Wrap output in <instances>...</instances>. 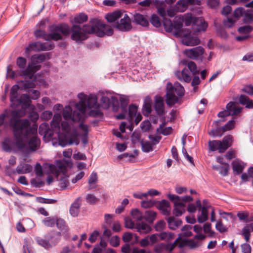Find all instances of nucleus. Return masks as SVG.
Wrapping results in <instances>:
<instances>
[{"instance_id": "obj_1", "label": "nucleus", "mask_w": 253, "mask_h": 253, "mask_svg": "<svg viewBox=\"0 0 253 253\" xmlns=\"http://www.w3.org/2000/svg\"><path fill=\"white\" fill-rule=\"evenodd\" d=\"M99 24L97 18H92L90 20L89 24H84L83 27L73 24L71 27V39L77 42H81L88 38L87 34H95L97 37L103 36L104 33L97 27Z\"/></svg>"}, {"instance_id": "obj_2", "label": "nucleus", "mask_w": 253, "mask_h": 253, "mask_svg": "<svg viewBox=\"0 0 253 253\" xmlns=\"http://www.w3.org/2000/svg\"><path fill=\"white\" fill-rule=\"evenodd\" d=\"M33 64L31 62L29 64L25 70L21 71V72L16 73L12 71L10 65L7 67V77L11 79L15 78L17 76L24 77V81L21 80L19 83L22 84V88L24 89L33 88L36 86V80L37 78L35 74Z\"/></svg>"}, {"instance_id": "obj_3", "label": "nucleus", "mask_w": 253, "mask_h": 253, "mask_svg": "<svg viewBox=\"0 0 253 253\" xmlns=\"http://www.w3.org/2000/svg\"><path fill=\"white\" fill-rule=\"evenodd\" d=\"M185 90L181 84L176 82L173 85L170 82H168L166 86V93L165 96L167 105L171 107L178 103L179 98L184 95Z\"/></svg>"}, {"instance_id": "obj_4", "label": "nucleus", "mask_w": 253, "mask_h": 253, "mask_svg": "<svg viewBox=\"0 0 253 253\" xmlns=\"http://www.w3.org/2000/svg\"><path fill=\"white\" fill-rule=\"evenodd\" d=\"M5 112L8 114V117H10L8 125L11 129H14L15 131L20 128H27L32 127L31 124L27 119H21L24 116L25 113L22 110H5Z\"/></svg>"}, {"instance_id": "obj_5", "label": "nucleus", "mask_w": 253, "mask_h": 253, "mask_svg": "<svg viewBox=\"0 0 253 253\" xmlns=\"http://www.w3.org/2000/svg\"><path fill=\"white\" fill-rule=\"evenodd\" d=\"M13 136L16 139L14 141V146H16L18 150L23 152H26V148H28L27 144L23 141V138L28 139L29 135L34 134L37 129L33 127L27 128H19L16 132L14 129H11Z\"/></svg>"}, {"instance_id": "obj_6", "label": "nucleus", "mask_w": 253, "mask_h": 253, "mask_svg": "<svg viewBox=\"0 0 253 253\" xmlns=\"http://www.w3.org/2000/svg\"><path fill=\"white\" fill-rule=\"evenodd\" d=\"M233 143V136L227 135L222 140H210L209 141V150L214 152L218 150L220 153H223Z\"/></svg>"}, {"instance_id": "obj_7", "label": "nucleus", "mask_w": 253, "mask_h": 253, "mask_svg": "<svg viewBox=\"0 0 253 253\" xmlns=\"http://www.w3.org/2000/svg\"><path fill=\"white\" fill-rule=\"evenodd\" d=\"M58 138L59 145L62 147H65L67 145L75 144L78 145L79 144V141L77 138V134L76 131L73 132V134L70 133H60L58 132Z\"/></svg>"}, {"instance_id": "obj_8", "label": "nucleus", "mask_w": 253, "mask_h": 253, "mask_svg": "<svg viewBox=\"0 0 253 253\" xmlns=\"http://www.w3.org/2000/svg\"><path fill=\"white\" fill-rule=\"evenodd\" d=\"M167 197L174 204L172 212L175 216H180L185 212L186 205L182 202H178L180 198L179 196L169 194Z\"/></svg>"}, {"instance_id": "obj_9", "label": "nucleus", "mask_w": 253, "mask_h": 253, "mask_svg": "<svg viewBox=\"0 0 253 253\" xmlns=\"http://www.w3.org/2000/svg\"><path fill=\"white\" fill-rule=\"evenodd\" d=\"M113 26L122 32H128L132 29L130 19L126 14H125L124 17L121 19L120 22L114 23Z\"/></svg>"}, {"instance_id": "obj_10", "label": "nucleus", "mask_w": 253, "mask_h": 253, "mask_svg": "<svg viewBox=\"0 0 253 253\" xmlns=\"http://www.w3.org/2000/svg\"><path fill=\"white\" fill-rule=\"evenodd\" d=\"M5 169L8 175L10 176L15 174L16 172L18 174L29 173L32 171L33 168L30 164L23 163L18 165L16 170L11 169L9 166H6Z\"/></svg>"}, {"instance_id": "obj_11", "label": "nucleus", "mask_w": 253, "mask_h": 253, "mask_svg": "<svg viewBox=\"0 0 253 253\" xmlns=\"http://www.w3.org/2000/svg\"><path fill=\"white\" fill-rule=\"evenodd\" d=\"M102 105L104 109H108L110 105H112L114 110H118L119 107V103L118 98L114 96H112L111 98L107 96H102L101 98Z\"/></svg>"}, {"instance_id": "obj_12", "label": "nucleus", "mask_w": 253, "mask_h": 253, "mask_svg": "<svg viewBox=\"0 0 253 253\" xmlns=\"http://www.w3.org/2000/svg\"><path fill=\"white\" fill-rule=\"evenodd\" d=\"M200 40L196 36H193L190 30L183 35L182 42L187 46H194L200 43Z\"/></svg>"}, {"instance_id": "obj_13", "label": "nucleus", "mask_w": 253, "mask_h": 253, "mask_svg": "<svg viewBox=\"0 0 253 253\" xmlns=\"http://www.w3.org/2000/svg\"><path fill=\"white\" fill-rule=\"evenodd\" d=\"M205 51L204 48L201 46H198L190 49H186L184 54L188 57L192 59H197L202 56Z\"/></svg>"}, {"instance_id": "obj_14", "label": "nucleus", "mask_w": 253, "mask_h": 253, "mask_svg": "<svg viewBox=\"0 0 253 253\" xmlns=\"http://www.w3.org/2000/svg\"><path fill=\"white\" fill-rule=\"evenodd\" d=\"M39 133L41 135H42L43 138H46L48 140H50L52 138L54 130L49 128L47 123H43L39 126Z\"/></svg>"}, {"instance_id": "obj_15", "label": "nucleus", "mask_w": 253, "mask_h": 253, "mask_svg": "<svg viewBox=\"0 0 253 253\" xmlns=\"http://www.w3.org/2000/svg\"><path fill=\"white\" fill-rule=\"evenodd\" d=\"M154 108L157 115L161 116L165 113V104L163 97L156 95L154 98Z\"/></svg>"}, {"instance_id": "obj_16", "label": "nucleus", "mask_w": 253, "mask_h": 253, "mask_svg": "<svg viewBox=\"0 0 253 253\" xmlns=\"http://www.w3.org/2000/svg\"><path fill=\"white\" fill-rule=\"evenodd\" d=\"M44 237L48 239L50 244H51L52 247L56 246L60 241L61 233V232L51 230L45 235Z\"/></svg>"}, {"instance_id": "obj_17", "label": "nucleus", "mask_w": 253, "mask_h": 253, "mask_svg": "<svg viewBox=\"0 0 253 253\" xmlns=\"http://www.w3.org/2000/svg\"><path fill=\"white\" fill-rule=\"evenodd\" d=\"M176 241L173 244L170 243H160L157 245L154 248V251L156 253H164L165 251L171 252L175 246Z\"/></svg>"}, {"instance_id": "obj_18", "label": "nucleus", "mask_w": 253, "mask_h": 253, "mask_svg": "<svg viewBox=\"0 0 253 253\" xmlns=\"http://www.w3.org/2000/svg\"><path fill=\"white\" fill-rule=\"evenodd\" d=\"M41 140L37 136L34 135L31 137L28 142V148H26V152H31L36 151L40 147Z\"/></svg>"}, {"instance_id": "obj_19", "label": "nucleus", "mask_w": 253, "mask_h": 253, "mask_svg": "<svg viewBox=\"0 0 253 253\" xmlns=\"http://www.w3.org/2000/svg\"><path fill=\"white\" fill-rule=\"evenodd\" d=\"M31 98L29 95L23 94L21 95L19 99L16 102L13 108H16L19 105H21L23 109L29 108L31 104Z\"/></svg>"}, {"instance_id": "obj_20", "label": "nucleus", "mask_w": 253, "mask_h": 253, "mask_svg": "<svg viewBox=\"0 0 253 253\" xmlns=\"http://www.w3.org/2000/svg\"><path fill=\"white\" fill-rule=\"evenodd\" d=\"M81 205L82 199L79 197L74 201L70 207L69 212L71 216L74 217L78 216Z\"/></svg>"}, {"instance_id": "obj_21", "label": "nucleus", "mask_w": 253, "mask_h": 253, "mask_svg": "<svg viewBox=\"0 0 253 253\" xmlns=\"http://www.w3.org/2000/svg\"><path fill=\"white\" fill-rule=\"evenodd\" d=\"M132 21L136 24L142 27H146L149 25V21L146 16L139 13H136L134 15Z\"/></svg>"}, {"instance_id": "obj_22", "label": "nucleus", "mask_w": 253, "mask_h": 253, "mask_svg": "<svg viewBox=\"0 0 253 253\" xmlns=\"http://www.w3.org/2000/svg\"><path fill=\"white\" fill-rule=\"evenodd\" d=\"M181 20L185 26H188L192 24L195 26L199 19V17L193 16L191 13H187L181 16Z\"/></svg>"}, {"instance_id": "obj_23", "label": "nucleus", "mask_w": 253, "mask_h": 253, "mask_svg": "<svg viewBox=\"0 0 253 253\" xmlns=\"http://www.w3.org/2000/svg\"><path fill=\"white\" fill-rule=\"evenodd\" d=\"M14 140L9 137H5L1 143L2 149L6 152H10L14 150Z\"/></svg>"}, {"instance_id": "obj_24", "label": "nucleus", "mask_w": 253, "mask_h": 253, "mask_svg": "<svg viewBox=\"0 0 253 253\" xmlns=\"http://www.w3.org/2000/svg\"><path fill=\"white\" fill-rule=\"evenodd\" d=\"M226 108L231 116L238 115L242 109V108L238 106L237 103L233 101H230L227 103Z\"/></svg>"}, {"instance_id": "obj_25", "label": "nucleus", "mask_w": 253, "mask_h": 253, "mask_svg": "<svg viewBox=\"0 0 253 253\" xmlns=\"http://www.w3.org/2000/svg\"><path fill=\"white\" fill-rule=\"evenodd\" d=\"M54 28L53 30L54 32H60L65 36H68L71 32V28L65 23H62L59 25L53 24Z\"/></svg>"}, {"instance_id": "obj_26", "label": "nucleus", "mask_w": 253, "mask_h": 253, "mask_svg": "<svg viewBox=\"0 0 253 253\" xmlns=\"http://www.w3.org/2000/svg\"><path fill=\"white\" fill-rule=\"evenodd\" d=\"M135 228L140 234H146L151 231V227L144 222L136 223Z\"/></svg>"}, {"instance_id": "obj_27", "label": "nucleus", "mask_w": 253, "mask_h": 253, "mask_svg": "<svg viewBox=\"0 0 253 253\" xmlns=\"http://www.w3.org/2000/svg\"><path fill=\"white\" fill-rule=\"evenodd\" d=\"M54 27L53 25H51L49 26V31L50 33L47 34L46 38H45V41H49L50 40L57 41L58 40H62V36L61 35L58 33V32H54L53 28Z\"/></svg>"}, {"instance_id": "obj_28", "label": "nucleus", "mask_w": 253, "mask_h": 253, "mask_svg": "<svg viewBox=\"0 0 253 253\" xmlns=\"http://www.w3.org/2000/svg\"><path fill=\"white\" fill-rule=\"evenodd\" d=\"M169 228L170 229L174 230L180 227L182 224L181 219L176 218L174 216H170L167 219Z\"/></svg>"}, {"instance_id": "obj_29", "label": "nucleus", "mask_w": 253, "mask_h": 253, "mask_svg": "<svg viewBox=\"0 0 253 253\" xmlns=\"http://www.w3.org/2000/svg\"><path fill=\"white\" fill-rule=\"evenodd\" d=\"M36 243L40 246L43 247L44 249L49 250L52 248L51 244L47 238L44 237L43 238L41 237L37 236L35 238Z\"/></svg>"}, {"instance_id": "obj_30", "label": "nucleus", "mask_w": 253, "mask_h": 253, "mask_svg": "<svg viewBox=\"0 0 253 253\" xmlns=\"http://www.w3.org/2000/svg\"><path fill=\"white\" fill-rule=\"evenodd\" d=\"M172 31L173 30V34L176 36H179L182 34L183 27V22L180 17L178 19H175L173 23Z\"/></svg>"}, {"instance_id": "obj_31", "label": "nucleus", "mask_w": 253, "mask_h": 253, "mask_svg": "<svg viewBox=\"0 0 253 253\" xmlns=\"http://www.w3.org/2000/svg\"><path fill=\"white\" fill-rule=\"evenodd\" d=\"M123 13L120 10L115 11L111 13H107L105 18L106 20L109 22H115L119 18H121L123 16Z\"/></svg>"}, {"instance_id": "obj_32", "label": "nucleus", "mask_w": 253, "mask_h": 253, "mask_svg": "<svg viewBox=\"0 0 253 253\" xmlns=\"http://www.w3.org/2000/svg\"><path fill=\"white\" fill-rule=\"evenodd\" d=\"M175 75L180 81L189 83L191 80V77L188 74V70L186 68H184L181 72L177 71Z\"/></svg>"}, {"instance_id": "obj_33", "label": "nucleus", "mask_w": 253, "mask_h": 253, "mask_svg": "<svg viewBox=\"0 0 253 253\" xmlns=\"http://www.w3.org/2000/svg\"><path fill=\"white\" fill-rule=\"evenodd\" d=\"M87 107L89 109L97 108L99 105L97 103V97L96 95L90 94L86 100Z\"/></svg>"}, {"instance_id": "obj_34", "label": "nucleus", "mask_w": 253, "mask_h": 253, "mask_svg": "<svg viewBox=\"0 0 253 253\" xmlns=\"http://www.w3.org/2000/svg\"><path fill=\"white\" fill-rule=\"evenodd\" d=\"M99 21V26H97L98 29L100 31H102L104 33V35L101 37H103L105 35L108 36H111L113 34V29L110 26L103 23L100 20L98 19Z\"/></svg>"}, {"instance_id": "obj_35", "label": "nucleus", "mask_w": 253, "mask_h": 253, "mask_svg": "<svg viewBox=\"0 0 253 253\" xmlns=\"http://www.w3.org/2000/svg\"><path fill=\"white\" fill-rule=\"evenodd\" d=\"M55 224L57 228L63 233H67L68 232L69 227L64 219L57 217Z\"/></svg>"}, {"instance_id": "obj_36", "label": "nucleus", "mask_w": 253, "mask_h": 253, "mask_svg": "<svg viewBox=\"0 0 253 253\" xmlns=\"http://www.w3.org/2000/svg\"><path fill=\"white\" fill-rule=\"evenodd\" d=\"M211 206H203L201 208V214L198 217V221L200 223L205 222L208 218V209Z\"/></svg>"}, {"instance_id": "obj_37", "label": "nucleus", "mask_w": 253, "mask_h": 253, "mask_svg": "<svg viewBox=\"0 0 253 253\" xmlns=\"http://www.w3.org/2000/svg\"><path fill=\"white\" fill-rule=\"evenodd\" d=\"M185 0H179L174 6V10L177 12H183L187 8L188 5Z\"/></svg>"}, {"instance_id": "obj_38", "label": "nucleus", "mask_w": 253, "mask_h": 253, "mask_svg": "<svg viewBox=\"0 0 253 253\" xmlns=\"http://www.w3.org/2000/svg\"><path fill=\"white\" fill-rule=\"evenodd\" d=\"M88 20L87 15L84 13H80L78 15L75 16L72 21V23H74L75 24H81L85 22Z\"/></svg>"}, {"instance_id": "obj_39", "label": "nucleus", "mask_w": 253, "mask_h": 253, "mask_svg": "<svg viewBox=\"0 0 253 253\" xmlns=\"http://www.w3.org/2000/svg\"><path fill=\"white\" fill-rule=\"evenodd\" d=\"M237 217L239 219L244 222H249L253 221V216H249V213L247 211H240L237 213Z\"/></svg>"}, {"instance_id": "obj_40", "label": "nucleus", "mask_w": 253, "mask_h": 253, "mask_svg": "<svg viewBox=\"0 0 253 253\" xmlns=\"http://www.w3.org/2000/svg\"><path fill=\"white\" fill-rule=\"evenodd\" d=\"M199 20L195 25L197 26V29L196 30V32H205L208 28V24L207 22H206L204 19L202 18L199 17Z\"/></svg>"}, {"instance_id": "obj_41", "label": "nucleus", "mask_w": 253, "mask_h": 253, "mask_svg": "<svg viewBox=\"0 0 253 253\" xmlns=\"http://www.w3.org/2000/svg\"><path fill=\"white\" fill-rule=\"evenodd\" d=\"M156 214V212L154 211L150 210L146 211L143 215V219L149 223H152L155 220Z\"/></svg>"}, {"instance_id": "obj_42", "label": "nucleus", "mask_w": 253, "mask_h": 253, "mask_svg": "<svg viewBox=\"0 0 253 253\" xmlns=\"http://www.w3.org/2000/svg\"><path fill=\"white\" fill-rule=\"evenodd\" d=\"M143 115L148 116L152 111L151 100L149 97L145 99L143 107Z\"/></svg>"}, {"instance_id": "obj_43", "label": "nucleus", "mask_w": 253, "mask_h": 253, "mask_svg": "<svg viewBox=\"0 0 253 253\" xmlns=\"http://www.w3.org/2000/svg\"><path fill=\"white\" fill-rule=\"evenodd\" d=\"M231 164L233 171L235 172L236 174H239L242 172L244 169V167L241 164V162L238 161H234L232 162Z\"/></svg>"}, {"instance_id": "obj_44", "label": "nucleus", "mask_w": 253, "mask_h": 253, "mask_svg": "<svg viewBox=\"0 0 253 253\" xmlns=\"http://www.w3.org/2000/svg\"><path fill=\"white\" fill-rule=\"evenodd\" d=\"M162 23L164 29L167 32L170 33L172 31L173 23L170 19L164 17Z\"/></svg>"}, {"instance_id": "obj_45", "label": "nucleus", "mask_w": 253, "mask_h": 253, "mask_svg": "<svg viewBox=\"0 0 253 253\" xmlns=\"http://www.w3.org/2000/svg\"><path fill=\"white\" fill-rule=\"evenodd\" d=\"M188 246L190 249H193L198 248L199 246L197 242L194 241L193 240H183L180 244V247Z\"/></svg>"}, {"instance_id": "obj_46", "label": "nucleus", "mask_w": 253, "mask_h": 253, "mask_svg": "<svg viewBox=\"0 0 253 253\" xmlns=\"http://www.w3.org/2000/svg\"><path fill=\"white\" fill-rule=\"evenodd\" d=\"M243 20L245 23H249L253 21V10L251 9L245 10L243 14Z\"/></svg>"}, {"instance_id": "obj_47", "label": "nucleus", "mask_w": 253, "mask_h": 253, "mask_svg": "<svg viewBox=\"0 0 253 253\" xmlns=\"http://www.w3.org/2000/svg\"><path fill=\"white\" fill-rule=\"evenodd\" d=\"M57 217H47L42 220V223L45 226L52 227L56 223Z\"/></svg>"}, {"instance_id": "obj_48", "label": "nucleus", "mask_w": 253, "mask_h": 253, "mask_svg": "<svg viewBox=\"0 0 253 253\" xmlns=\"http://www.w3.org/2000/svg\"><path fill=\"white\" fill-rule=\"evenodd\" d=\"M73 114L72 108L69 105L66 106L65 109L63 110L62 115L66 120H72Z\"/></svg>"}, {"instance_id": "obj_49", "label": "nucleus", "mask_w": 253, "mask_h": 253, "mask_svg": "<svg viewBox=\"0 0 253 253\" xmlns=\"http://www.w3.org/2000/svg\"><path fill=\"white\" fill-rule=\"evenodd\" d=\"M137 109L138 106L135 104H132L129 106L127 113L129 118L131 120L133 119L134 118V116H135L136 114H138Z\"/></svg>"}, {"instance_id": "obj_50", "label": "nucleus", "mask_w": 253, "mask_h": 253, "mask_svg": "<svg viewBox=\"0 0 253 253\" xmlns=\"http://www.w3.org/2000/svg\"><path fill=\"white\" fill-rule=\"evenodd\" d=\"M142 150L143 152L145 153H148L153 150V145L152 143H151L149 141H143L141 140L140 142Z\"/></svg>"}, {"instance_id": "obj_51", "label": "nucleus", "mask_w": 253, "mask_h": 253, "mask_svg": "<svg viewBox=\"0 0 253 253\" xmlns=\"http://www.w3.org/2000/svg\"><path fill=\"white\" fill-rule=\"evenodd\" d=\"M224 132L225 131H223V128H222V126L217 127L215 128L212 129L209 132V134L212 137H221Z\"/></svg>"}, {"instance_id": "obj_52", "label": "nucleus", "mask_w": 253, "mask_h": 253, "mask_svg": "<svg viewBox=\"0 0 253 253\" xmlns=\"http://www.w3.org/2000/svg\"><path fill=\"white\" fill-rule=\"evenodd\" d=\"M157 204V201L152 199L149 200L142 201L141 202V206L144 209L152 207Z\"/></svg>"}, {"instance_id": "obj_53", "label": "nucleus", "mask_w": 253, "mask_h": 253, "mask_svg": "<svg viewBox=\"0 0 253 253\" xmlns=\"http://www.w3.org/2000/svg\"><path fill=\"white\" fill-rule=\"evenodd\" d=\"M150 21L152 25L156 28L160 27L162 25L159 17L155 14H153L151 15Z\"/></svg>"}, {"instance_id": "obj_54", "label": "nucleus", "mask_w": 253, "mask_h": 253, "mask_svg": "<svg viewBox=\"0 0 253 253\" xmlns=\"http://www.w3.org/2000/svg\"><path fill=\"white\" fill-rule=\"evenodd\" d=\"M45 59L46 56L43 54H34L31 57V61L33 62H36L37 63H41L43 62Z\"/></svg>"}, {"instance_id": "obj_55", "label": "nucleus", "mask_w": 253, "mask_h": 253, "mask_svg": "<svg viewBox=\"0 0 253 253\" xmlns=\"http://www.w3.org/2000/svg\"><path fill=\"white\" fill-rule=\"evenodd\" d=\"M159 237L161 240L170 241L174 238V235L171 232H163L158 234Z\"/></svg>"}, {"instance_id": "obj_56", "label": "nucleus", "mask_w": 253, "mask_h": 253, "mask_svg": "<svg viewBox=\"0 0 253 253\" xmlns=\"http://www.w3.org/2000/svg\"><path fill=\"white\" fill-rule=\"evenodd\" d=\"M38 42H33L30 43L26 47L25 53L28 54L31 51H38Z\"/></svg>"}, {"instance_id": "obj_57", "label": "nucleus", "mask_w": 253, "mask_h": 253, "mask_svg": "<svg viewBox=\"0 0 253 253\" xmlns=\"http://www.w3.org/2000/svg\"><path fill=\"white\" fill-rule=\"evenodd\" d=\"M131 215L133 218L138 221H141L143 219L142 213L138 209H133L131 212Z\"/></svg>"}, {"instance_id": "obj_58", "label": "nucleus", "mask_w": 253, "mask_h": 253, "mask_svg": "<svg viewBox=\"0 0 253 253\" xmlns=\"http://www.w3.org/2000/svg\"><path fill=\"white\" fill-rule=\"evenodd\" d=\"M186 65L188 69L193 75H196L199 73V71L197 70L196 64L193 61H188Z\"/></svg>"}, {"instance_id": "obj_59", "label": "nucleus", "mask_w": 253, "mask_h": 253, "mask_svg": "<svg viewBox=\"0 0 253 253\" xmlns=\"http://www.w3.org/2000/svg\"><path fill=\"white\" fill-rule=\"evenodd\" d=\"M235 121L233 118L232 120L229 121L224 126H222L223 131L230 130L235 127Z\"/></svg>"}, {"instance_id": "obj_60", "label": "nucleus", "mask_w": 253, "mask_h": 253, "mask_svg": "<svg viewBox=\"0 0 253 253\" xmlns=\"http://www.w3.org/2000/svg\"><path fill=\"white\" fill-rule=\"evenodd\" d=\"M94 109H95L91 110L88 112V115L90 117H94V118L97 117H102L103 116V113L99 109V107H98L97 108H94Z\"/></svg>"}, {"instance_id": "obj_61", "label": "nucleus", "mask_w": 253, "mask_h": 253, "mask_svg": "<svg viewBox=\"0 0 253 253\" xmlns=\"http://www.w3.org/2000/svg\"><path fill=\"white\" fill-rule=\"evenodd\" d=\"M12 189L15 193L19 195H21L25 197H32L33 196L31 194L27 193L23 191L21 189L15 185L12 187Z\"/></svg>"}, {"instance_id": "obj_62", "label": "nucleus", "mask_w": 253, "mask_h": 253, "mask_svg": "<svg viewBox=\"0 0 253 253\" xmlns=\"http://www.w3.org/2000/svg\"><path fill=\"white\" fill-rule=\"evenodd\" d=\"M26 59L23 57H19L17 59L16 63L17 66L22 71L25 70L26 65Z\"/></svg>"}, {"instance_id": "obj_63", "label": "nucleus", "mask_w": 253, "mask_h": 253, "mask_svg": "<svg viewBox=\"0 0 253 253\" xmlns=\"http://www.w3.org/2000/svg\"><path fill=\"white\" fill-rule=\"evenodd\" d=\"M253 27L250 25L241 26L239 28L238 31L240 34H249L252 31Z\"/></svg>"}, {"instance_id": "obj_64", "label": "nucleus", "mask_w": 253, "mask_h": 253, "mask_svg": "<svg viewBox=\"0 0 253 253\" xmlns=\"http://www.w3.org/2000/svg\"><path fill=\"white\" fill-rule=\"evenodd\" d=\"M166 225V222L163 220H161L155 224L154 229L156 231L161 232L164 230Z\"/></svg>"}]
</instances>
